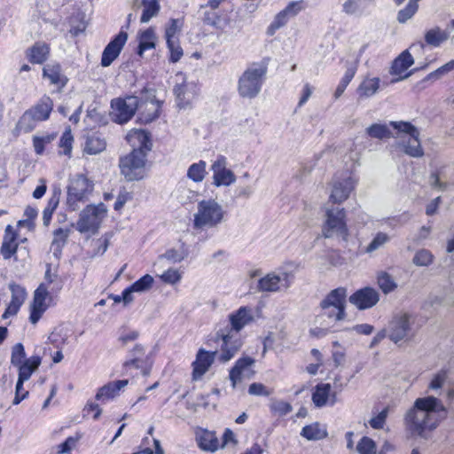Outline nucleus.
<instances>
[{
	"label": "nucleus",
	"instance_id": "obj_1",
	"mask_svg": "<svg viewBox=\"0 0 454 454\" xmlns=\"http://www.w3.org/2000/svg\"><path fill=\"white\" fill-rule=\"evenodd\" d=\"M445 413L441 400L434 396L417 398L404 416L407 429L420 437H427L440 424Z\"/></svg>",
	"mask_w": 454,
	"mask_h": 454
},
{
	"label": "nucleus",
	"instance_id": "obj_2",
	"mask_svg": "<svg viewBox=\"0 0 454 454\" xmlns=\"http://www.w3.org/2000/svg\"><path fill=\"white\" fill-rule=\"evenodd\" d=\"M126 138L134 149L121 159V172L128 181L140 180L145 175L146 152L152 146L149 134L144 129H133L127 134Z\"/></svg>",
	"mask_w": 454,
	"mask_h": 454
},
{
	"label": "nucleus",
	"instance_id": "obj_3",
	"mask_svg": "<svg viewBox=\"0 0 454 454\" xmlns=\"http://www.w3.org/2000/svg\"><path fill=\"white\" fill-rule=\"evenodd\" d=\"M226 211L215 200H202L193 215V228L196 230L215 229L225 221Z\"/></svg>",
	"mask_w": 454,
	"mask_h": 454
},
{
	"label": "nucleus",
	"instance_id": "obj_4",
	"mask_svg": "<svg viewBox=\"0 0 454 454\" xmlns=\"http://www.w3.org/2000/svg\"><path fill=\"white\" fill-rule=\"evenodd\" d=\"M347 289L345 287H338L332 290L320 301L321 313L318 319L325 320L327 318L329 323L342 321L346 317V300Z\"/></svg>",
	"mask_w": 454,
	"mask_h": 454
},
{
	"label": "nucleus",
	"instance_id": "obj_5",
	"mask_svg": "<svg viewBox=\"0 0 454 454\" xmlns=\"http://www.w3.org/2000/svg\"><path fill=\"white\" fill-rule=\"evenodd\" d=\"M267 74V67L262 64L248 67L239 79L238 91L240 97L254 98L260 93Z\"/></svg>",
	"mask_w": 454,
	"mask_h": 454
},
{
	"label": "nucleus",
	"instance_id": "obj_6",
	"mask_svg": "<svg viewBox=\"0 0 454 454\" xmlns=\"http://www.w3.org/2000/svg\"><path fill=\"white\" fill-rule=\"evenodd\" d=\"M52 109V99L44 95L35 106L21 115L16 124V129L25 133L31 132L38 122L47 121L50 118Z\"/></svg>",
	"mask_w": 454,
	"mask_h": 454
},
{
	"label": "nucleus",
	"instance_id": "obj_7",
	"mask_svg": "<svg viewBox=\"0 0 454 454\" xmlns=\"http://www.w3.org/2000/svg\"><path fill=\"white\" fill-rule=\"evenodd\" d=\"M390 125L397 130L395 137L399 139V145L407 155L414 158L424 155L419 131L415 126L408 121H391Z\"/></svg>",
	"mask_w": 454,
	"mask_h": 454
},
{
	"label": "nucleus",
	"instance_id": "obj_8",
	"mask_svg": "<svg viewBox=\"0 0 454 454\" xmlns=\"http://www.w3.org/2000/svg\"><path fill=\"white\" fill-rule=\"evenodd\" d=\"M322 234L326 239H347L348 229L346 222V211L343 207L333 206L325 207Z\"/></svg>",
	"mask_w": 454,
	"mask_h": 454
},
{
	"label": "nucleus",
	"instance_id": "obj_9",
	"mask_svg": "<svg viewBox=\"0 0 454 454\" xmlns=\"http://www.w3.org/2000/svg\"><path fill=\"white\" fill-rule=\"evenodd\" d=\"M94 184L86 176L82 174L75 175L69 183L67 189V204L68 207L76 211L79 208V203L83 202L87 196L92 192Z\"/></svg>",
	"mask_w": 454,
	"mask_h": 454
},
{
	"label": "nucleus",
	"instance_id": "obj_10",
	"mask_svg": "<svg viewBox=\"0 0 454 454\" xmlns=\"http://www.w3.org/2000/svg\"><path fill=\"white\" fill-rule=\"evenodd\" d=\"M107 208L104 203L89 205L81 213L75 228L81 233L96 232L105 218Z\"/></svg>",
	"mask_w": 454,
	"mask_h": 454
},
{
	"label": "nucleus",
	"instance_id": "obj_11",
	"mask_svg": "<svg viewBox=\"0 0 454 454\" xmlns=\"http://www.w3.org/2000/svg\"><path fill=\"white\" fill-rule=\"evenodd\" d=\"M413 325L414 318L410 313L397 312L387 325V337L395 343L408 340Z\"/></svg>",
	"mask_w": 454,
	"mask_h": 454
},
{
	"label": "nucleus",
	"instance_id": "obj_12",
	"mask_svg": "<svg viewBox=\"0 0 454 454\" xmlns=\"http://www.w3.org/2000/svg\"><path fill=\"white\" fill-rule=\"evenodd\" d=\"M294 281V275L288 271H272L258 280L257 290L263 293H281L286 291Z\"/></svg>",
	"mask_w": 454,
	"mask_h": 454
},
{
	"label": "nucleus",
	"instance_id": "obj_13",
	"mask_svg": "<svg viewBox=\"0 0 454 454\" xmlns=\"http://www.w3.org/2000/svg\"><path fill=\"white\" fill-rule=\"evenodd\" d=\"M161 102L156 98L155 90L145 89L141 92V99L138 100L139 120L143 123H150L160 115Z\"/></svg>",
	"mask_w": 454,
	"mask_h": 454
},
{
	"label": "nucleus",
	"instance_id": "obj_14",
	"mask_svg": "<svg viewBox=\"0 0 454 454\" xmlns=\"http://www.w3.org/2000/svg\"><path fill=\"white\" fill-rule=\"evenodd\" d=\"M112 118L120 124L128 122L138 108V98L135 96L114 98L111 101Z\"/></svg>",
	"mask_w": 454,
	"mask_h": 454
},
{
	"label": "nucleus",
	"instance_id": "obj_15",
	"mask_svg": "<svg viewBox=\"0 0 454 454\" xmlns=\"http://www.w3.org/2000/svg\"><path fill=\"white\" fill-rule=\"evenodd\" d=\"M210 170L213 173V184L217 187L229 186L236 182L235 174L227 168V160L223 155L217 156Z\"/></svg>",
	"mask_w": 454,
	"mask_h": 454
},
{
	"label": "nucleus",
	"instance_id": "obj_16",
	"mask_svg": "<svg viewBox=\"0 0 454 454\" xmlns=\"http://www.w3.org/2000/svg\"><path fill=\"white\" fill-rule=\"evenodd\" d=\"M356 185V180L352 176H348L341 180H334L332 184L329 200L333 204L343 203L348 199Z\"/></svg>",
	"mask_w": 454,
	"mask_h": 454
},
{
	"label": "nucleus",
	"instance_id": "obj_17",
	"mask_svg": "<svg viewBox=\"0 0 454 454\" xmlns=\"http://www.w3.org/2000/svg\"><path fill=\"white\" fill-rule=\"evenodd\" d=\"M349 302L358 309H367L375 306L380 301L379 293L372 287H364L356 291L348 298Z\"/></svg>",
	"mask_w": 454,
	"mask_h": 454
},
{
	"label": "nucleus",
	"instance_id": "obj_18",
	"mask_svg": "<svg viewBox=\"0 0 454 454\" xmlns=\"http://www.w3.org/2000/svg\"><path fill=\"white\" fill-rule=\"evenodd\" d=\"M127 40L128 34L121 29L119 34L106 46L101 58L102 67H109L114 60L118 58Z\"/></svg>",
	"mask_w": 454,
	"mask_h": 454
},
{
	"label": "nucleus",
	"instance_id": "obj_19",
	"mask_svg": "<svg viewBox=\"0 0 454 454\" xmlns=\"http://www.w3.org/2000/svg\"><path fill=\"white\" fill-rule=\"evenodd\" d=\"M48 296V287L44 284H41L35 291L33 303L31 305L29 320L32 324H36L43 313L46 310L47 305L45 301Z\"/></svg>",
	"mask_w": 454,
	"mask_h": 454
},
{
	"label": "nucleus",
	"instance_id": "obj_20",
	"mask_svg": "<svg viewBox=\"0 0 454 454\" xmlns=\"http://www.w3.org/2000/svg\"><path fill=\"white\" fill-rule=\"evenodd\" d=\"M217 352H208L203 348H200L195 361L192 363V380H199L208 371L215 361Z\"/></svg>",
	"mask_w": 454,
	"mask_h": 454
},
{
	"label": "nucleus",
	"instance_id": "obj_21",
	"mask_svg": "<svg viewBox=\"0 0 454 454\" xmlns=\"http://www.w3.org/2000/svg\"><path fill=\"white\" fill-rule=\"evenodd\" d=\"M217 336L221 338L223 343L221 345V354L219 360L223 363L230 361L240 349L241 341L238 338H233L231 332L228 333H217Z\"/></svg>",
	"mask_w": 454,
	"mask_h": 454
},
{
	"label": "nucleus",
	"instance_id": "obj_22",
	"mask_svg": "<svg viewBox=\"0 0 454 454\" xmlns=\"http://www.w3.org/2000/svg\"><path fill=\"white\" fill-rule=\"evenodd\" d=\"M254 362V359L249 356L241 357L236 362L234 367L230 372V380L233 388L236 387L237 384L241 382L244 378H250L254 373L250 368Z\"/></svg>",
	"mask_w": 454,
	"mask_h": 454
},
{
	"label": "nucleus",
	"instance_id": "obj_23",
	"mask_svg": "<svg viewBox=\"0 0 454 454\" xmlns=\"http://www.w3.org/2000/svg\"><path fill=\"white\" fill-rule=\"evenodd\" d=\"M414 63V59L409 50L403 51L392 63L390 74L399 77L393 82H398L408 78L411 73H406Z\"/></svg>",
	"mask_w": 454,
	"mask_h": 454
},
{
	"label": "nucleus",
	"instance_id": "obj_24",
	"mask_svg": "<svg viewBox=\"0 0 454 454\" xmlns=\"http://www.w3.org/2000/svg\"><path fill=\"white\" fill-rule=\"evenodd\" d=\"M254 318V313L251 308L247 306L240 307L238 310L229 315L231 325L230 332H240L245 326L252 323Z\"/></svg>",
	"mask_w": 454,
	"mask_h": 454
},
{
	"label": "nucleus",
	"instance_id": "obj_25",
	"mask_svg": "<svg viewBox=\"0 0 454 454\" xmlns=\"http://www.w3.org/2000/svg\"><path fill=\"white\" fill-rule=\"evenodd\" d=\"M9 288L12 292V301L4 314V317L8 315H15L27 297V292L22 286L11 283Z\"/></svg>",
	"mask_w": 454,
	"mask_h": 454
},
{
	"label": "nucleus",
	"instance_id": "obj_26",
	"mask_svg": "<svg viewBox=\"0 0 454 454\" xmlns=\"http://www.w3.org/2000/svg\"><path fill=\"white\" fill-rule=\"evenodd\" d=\"M43 76L59 90L64 88L68 81L62 73L61 67L56 63L47 64L43 69Z\"/></svg>",
	"mask_w": 454,
	"mask_h": 454
},
{
	"label": "nucleus",
	"instance_id": "obj_27",
	"mask_svg": "<svg viewBox=\"0 0 454 454\" xmlns=\"http://www.w3.org/2000/svg\"><path fill=\"white\" fill-rule=\"evenodd\" d=\"M16 237L17 234L15 233L12 226L7 225L4 231V240L1 247V254L3 255L4 259H10L16 254L18 249Z\"/></svg>",
	"mask_w": 454,
	"mask_h": 454
},
{
	"label": "nucleus",
	"instance_id": "obj_28",
	"mask_svg": "<svg viewBox=\"0 0 454 454\" xmlns=\"http://www.w3.org/2000/svg\"><path fill=\"white\" fill-rule=\"evenodd\" d=\"M106 148V138L99 133L93 132L85 137L83 152L94 155L102 153Z\"/></svg>",
	"mask_w": 454,
	"mask_h": 454
},
{
	"label": "nucleus",
	"instance_id": "obj_29",
	"mask_svg": "<svg viewBox=\"0 0 454 454\" xmlns=\"http://www.w3.org/2000/svg\"><path fill=\"white\" fill-rule=\"evenodd\" d=\"M331 389L329 383H321L316 386L312 394V401L317 407L326 405L328 400H330L331 404L335 403V395H331Z\"/></svg>",
	"mask_w": 454,
	"mask_h": 454
},
{
	"label": "nucleus",
	"instance_id": "obj_30",
	"mask_svg": "<svg viewBox=\"0 0 454 454\" xmlns=\"http://www.w3.org/2000/svg\"><path fill=\"white\" fill-rule=\"evenodd\" d=\"M42 363V359L38 356H33L29 358L26 359L24 363L19 365V376L18 380H20V384H24L25 381H27L31 375L37 371L40 364Z\"/></svg>",
	"mask_w": 454,
	"mask_h": 454
},
{
	"label": "nucleus",
	"instance_id": "obj_31",
	"mask_svg": "<svg viewBox=\"0 0 454 454\" xmlns=\"http://www.w3.org/2000/svg\"><path fill=\"white\" fill-rule=\"evenodd\" d=\"M129 384L128 380L110 382L100 387L96 395L97 400H110L118 395L119 391Z\"/></svg>",
	"mask_w": 454,
	"mask_h": 454
},
{
	"label": "nucleus",
	"instance_id": "obj_32",
	"mask_svg": "<svg viewBox=\"0 0 454 454\" xmlns=\"http://www.w3.org/2000/svg\"><path fill=\"white\" fill-rule=\"evenodd\" d=\"M450 33L440 27H434L425 32V43L431 47H439L450 38Z\"/></svg>",
	"mask_w": 454,
	"mask_h": 454
},
{
	"label": "nucleus",
	"instance_id": "obj_33",
	"mask_svg": "<svg viewBox=\"0 0 454 454\" xmlns=\"http://www.w3.org/2000/svg\"><path fill=\"white\" fill-rule=\"evenodd\" d=\"M137 38L139 42L137 54L140 57H143L145 51L154 49L156 46L157 36L153 27L138 33Z\"/></svg>",
	"mask_w": 454,
	"mask_h": 454
},
{
	"label": "nucleus",
	"instance_id": "obj_34",
	"mask_svg": "<svg viewBox=\"0 0 454 454\" xmlns=\"http://www.w3.org/2000/svg\"><path fill=\"white\" fill-rule=\"evenodd\" d=\"M61 190L59 187H54L51 192V196L48 200L47 207L43 212V220L44 225H49L51 215L54 210L57 208L60 200Z\"/></svg>",
	"mask_w": 454,
	"mask_h": 454
},
{
	"label": "nucleus",
	"instance_id": "obj_35",
	"mask_svg": "<svg viewBox=\"0 0 454 454\" xmlns=\"http://www.w3.org/2000/svg\"><path fill=\"white\" fill-rule=\"evenodd\" d=\"M380 80L379 78H367L364 80L357 88L361 98H370L380 89Z\"/></svg>",
	"mask_w": 454,
	"mask_h": 454
},
{
	"label": "nucleus",
	"instance_id": "obj_36",
	"mask_svg": "<svg viewBox=\"0 0 454 454\" xmlns=\"http://www.w3.org/2000/svg\"><path fill=\"white\" fill-rule=\"evenodd\" d=\"M143 12L140 21L147 23L151 19L157 16L160 10L158 0H142Z\"/></svg>",
	"mask_w": 454,
	"mask_h": 454
},
{
	"label": "nucleus",
	"instance_id": "obj_37",
	"mask_svg": "<svg viewBox=\"0 0 454 454\" xmlns=\"http://www.w3.org/2000/svg\"><path fill=\"white\" fill-rule=\"evenodd\" d=\"M301 435L308 440L316 441L326 437L327 432L318 423H314L304 427L301 430Z\"/></svg>",
	"mask_w": 454,
	"mask_h": 454
},
{
	"label": "nucleus",
	"instance_id": "obj_38",
	"mask_svg": "<svg viewBox=\"0 0 454 454\" xmlns=\"http://www.w3.org/2000/svg\"><path fill=\"white\" fill-rule=\"evenodd\" d=\"M48 55V45L43 43H37L30 49L28 58L32 63L42 64L46 60Z\"/></svg>",
	"mask_w": 454,
	"mask_h": 454
},
{
	"label": "nucleus",
	"instance_id": "obj_39",
	"mask_svg": "<svg viewBox=\"0 0 454 454\" xmlns=\"http://www.w3.org/2000/svg\"><path fill=\"white\" fill-rule=\"evenodd\" d=\"M207 164L204 160L192 164L187 170V177L195 183H200L207 175Z\"/></svg>",
	"mask_w": 454,
	"mask_h": 454
},
{
	"label": "nucleus",
	"instance_id": "obj_40",
	"mask_svg": "<svg viewBox=\"0 0 454 454\" xmlns=\"http://www.w3.org/2000/svg\"><path fill=\"white\" fill-rule=\"evenodd\" d=\"M377 282L380 288L385 294L393 292L397 287V284L394 278L386 271H380L378 273Z\"/></svg>",
	"mask_w": 454,
	"mask_h": 454
},
{
	"label": "nucleus",
	"instance_id": "obj_41",
	"mask_svg": "<svg viewBox=\"0 0 454 454\" xmlns=\"http://www.w3.org/2000/svg\"><path fill=\"white\" fill-rule=\"evenodd\" d=\"M419 1L420 0H409L407 5L398 12L396 17L397 21L403 24L411 19L419 9Z\"/></svg>",
	"mask_w": 454,
	"mask_h": 454
},
{
	"label": "nucleus",
	"instance_id": "obj_42",
	"mask_svg": "<svg viewBox=\"0 0 454 454\" xmlns=\"http://www.w3.org/2000/svg\"><path fill=\"white\" fill-rule=\"evenodd\" d=\"M220 442L214 432H205L200 440V446L205 450L215 451L220 446Z\"/></svg>",
	"mask_w": 454,
	"mask_h": 454
},
{
	"label": "nucleus",
	"instance_id": "obj_43",
	"mask_svg": "<svg viewBox=\"0 0 454 454\" xmlns=\"http://www.w3.org/2000/svg\"><path fill=\"white\" fill-rule=\"evenodd\" d=\"M366 134L372 138L383 139L394 137L385 124L375 123L366 129Z\"/></svg>",
	"mask_w": 454,
	"mask_h": 454
},
{
	"label": "nucleus",
	"instance_id": "obj_44",
	"mask_svg": "<svg viewBox=\"0 0 454 454\" xmlns=\"http://www.w3.org/2000/svg\"><path fill=\"white\" fill-rule=\"evenodd\" d=\"M356 451L358 454H376L377 445L372 438L363 436L357 442Z\"/></svg>",
	"mask_w": 454,
	"mask_h": 454
},
{
	"label": "nucleus",
	"instance_id": "obj_45",
	"mask_svg": "<svg viewBox=\"0 0 454 454\" xmlns=\"http://www.w3.org/2000/svg\"><path fill=\"white\" fill-rule=\"evenodd\" d=\"M390 237L385 232H378L370 244L366 247V253H372L383 246H385L387 242H389Z\"/></svg>",
	"mask_w": 454,
	"mask_h": 454
},
{
	"label": "nucleus",
	"instance_id": "obj_46",
	"mask_svg": "<svg viewBox=\"0 0 454 454\" xmlns=\"http://www.w3.org/2000/svg\"><path fill=\"white\" fill-rule=\"evenodd\" d=\"M433 261L434 255L429 250L427 249L419 250L412 259V262L416 266L419 267H427L430 265L433 262Z\"/></svg>",
	"mask_w": 454,
	"mask_h": 454
},
{
	"label": "nucleus",
	"instance_id": "obj_47",
	"mask_svg": "<svg viewBox=\"0 0 454 454\" xmlns=\"http://www.w3.org/2000/svg\"><path fill=\"white\" fill-rule=\"evenodd\" d=\"M182 26L183 22L180 20L171 19L169 20V23L165 29V37L167 42H168V40L172 42L177 41L176 35L181 31Z\"/></svg>",
	"mask_w": 454,
	"mask_h": 454
},
{
	"label": "nucleus",
	"instance_id": "obj_48",
	"mask_svg": "<svg viewBox=\"0 0 454 454\" xmlns=\"http://www.w3.org/2000/svg\"><path fill=\"white\" fill-rule=\"evenodd\" d=\"M69 234L70 231L68 229L59 228L55 230L53 232L54 238L51 246L58 250H61V248L66 244Z\"/></svg>",
	"mask_w": 454,
	"mask_h": 454
},
{
	"label": "nucleus",
	"instance_id": "obj_49",
	"mask_svg": "<svg viewBox=\"0 0 454 454\" xmlns=\"http://www.w3.org/2000/svg\"><path fill=\"white\" fill-rule=\"evenodd\" d=\"M26 353L24 349V346L21 343H17L12 347V356H11V364L18 367L22 364L26 360Z\"/></svg>",
	"mask_w": 454,
	"mask_h": 454
},
{
	"label": "nucleus",
	"instance_id": "obj_50",
	"mask_svg": "<svg viewBox=\"0 0 454 454\" xmlns=\"http://www.w3.org/2000/svg\"><path fill=\"white\" fill-rule=\"evenodd\" d=\"M153 278L146 274L134 282L130 286L136 293H143L149 290L153 284Z\"/></svg>",
	"mask_w": 454,
	"mask_h": 454
},
{
	"label": "nucleus",
	"instance_id": "obj_51",
	"mask_svg": "<svg viewBox=\"0 0 454 454\" xmlns=\"http://www.w3.org/2000/svg\"><path fill=\"white\" fill-rule=\"evenodd\" d=\"M176 84L174 87V94L179 101L178 105L180 106L185 96V78L182 73H179L176 74Z\"/></svg>",
	"mask_w": 454,
	"mask_h": 454
},
{
	"label": "nucleus",
	"instance_id": "obj_52",
	"mask_svg": "<svg viewBox=\"0 0 454 454\" xmlns=\"http://www.w3.org/2000/svg\"><path fill=\"white\" fill-rule=\"evenodd\" d=\"M448 379V371L446 370H441L437 373H435L429 385L428 388L430 390H438L442 387V386L445 384L446 380Z\"/></svg>",
	"mask_w": 454,
	"mask_h": 454
},
{
	"label": "nucleus",
	"instance_id": "obj_53",
	"mask_svg": "<svg viewBox=\"0 0 454 454\" xmlns=\"http://www.w3.org/2000/svg\"><path fill=\"white\" fill-rule=\"evenodd\" d=\"M132 358L125 362V366L140 368L142 356H144V348L141 345H136L131 351Z\"/></svg>",
	"mask_w": 454,
	"mask_h": 454
},
{
	"label": "nucleus",
	"instance_id": "obj_54",
	"mask_svg": "<svg viewBox=\"0 0 454 454\" xmlns=\"http://www.w3.org/2000/svg\"><path fill=\"white\" fill-rule=\"evenodd\" d=\"M74 137L70 129L66 130L59 140V146L62 149L61 153L70 156Z\"/></svg>",
	"mask_w": 454,
	"mask_h": 454
},
{
	"label": "nucleus",
	"instance_id": "obj_55",
	"mask_svg": "<svg viewBox=\"0 0 454 454\" xmlns=\"http://www.w3.org/2000/svg\"><path fill=\"white\" fill-rule=\"evenodd\" d=\"M388 415V408L383 409L380 412H379L376 416L372 417L368 424L373 429H382L386 425V420Z\"/></svg>",
	"mask_w": 454,
	"mask_h": 454
},
{
	"label": "nucleus",
	"instance_id": "obj_56",
	"mask_svg": "<svg viewBox=\"0 0 454 454\" xmlns=\"http://www.w3.org/2000/svg\"><path fill=\"white\" fill-rule=\"evenodd\" d=\"M182 278V274L178 270L176 269H168L164 271L161 275H160V278L166 284L174 285L180 281Z\"/></svg>",
	"mask_w": 454,
	"mask_h": 454
},
{
	"label": "nucleus",
	"instance_id": "obj_57",
	"mask_svg": "<svg viewBox=\"0 0 454 454\" xmlns=\"http://www.w3.org/2000/svg\"><path fill=\"white\" fill-rule=\"evenodd\" d=\"M167 45L170 51L169 60L173 63L179 61L184 53L178 41L172 42L168 40Z\"/></svg>",
	"mask_w": 454,
	"mask_h": 454
},
{
	"label": "nucleus",
	"instance_id": "obj_58",
	"mask_svg": "<svg viewBox=\"0 0 454 454\" xmlns=\"http://www.w3.org/2000/svg\"><path fill=\"white\" fill-rule=\"evenodd\" d=\"M270 410L279 416H284L292 411V406L285 401L276 400L271 403Z\"/></svg>",
	"mask_w": 454,
	"mask_h": 454
},
{
	"label": "nucleus",
	"instance_id": "obj_59",
	"mask_svg": "<svg viewBox=\"0 0 454 454\" xmlns=\"http://www.w3.org/2000/svg\"><path fill=\"white\" fill-rule=\"evenodd\" d=\"M304 8V2L302 0H300L289 3L288 5L283 11L286 12V16H288L291 19L295 17Z\"/></svg>",
	"mask_w": 454,
	"mask_h": 454
},
{
	"label": "nucleus",
	"instance_id": "obj_60",
	"mask_svg": "<svg viewBox=\"0 0 454 454\" xmlns=\"http://www.w3.org/2000/svg\"><path fill=\"white\" fill-rule=\"evenodd\" d=\"M248 393L251 395H262L268 396L270 395V391L262 383H252L249 386Z\"/></svg>",
	"mask_w": 454,
	"mask_h": 454
},
{
	"label": "nucleus",
	"instance_id": "obj_61",
	"mask_svg": "<svg viewBox=\"0 0 454 454\" xmlns=\"http://www.w3.org/2000/svg\"><path fill=\"white\" fill-rule=\"evenodd\" d=\"M186 253L180 252L176 249L168 250L161 257L166 258L173 262H179L186 257Z\"/></svg>",
	"mask_w": 454,
	"mask_h": 454
},
{
	"label": "nucleus",
	"instance_id": "obj_62",
	"mask_svg": "<svg viewBox=\"0 0 454 454\" xmlns=\"http://www.w3.org/2000/svg\"><path fill=\"white\" fill-rule=\"evenodd\" d=\"M28 391L23 388V384H20V380H17L15 387V397L13 399V404H19L22 400L27 398Z\"/></svg>",
	"mask_w": 454,
	"mask_h": 454
},
{
	"label": "nucleus",
	"instance_id": "obj_63",
	"mask_svg": "<svg viewBox=\"0 0 454 454\" xmlns=\"http://www.w3.org/2000/svg\"><path fill=\"white\" fill-rule=\"evenodd\" d=\"M290 20L288 16H286L284 11H281L278 13L274 19V21L270 25L271 29H278L285 26L287 21Z\"/></svg>",
	"mask_w": 454,
	"mask_h": 454
},
{
	"label": "nucleus",
	"instance_id": "obj_64",
	"mask_svg": "<svg viewBox=\"0 0 454 454\" xmlns=\"http://www.w3.org/2000/svg\"><path fill=\"white\" fill-rule=\"evenodd\" d=\"M129 200H131L130 193L126 191H121L119 192L116 201L114 203V209L116 211L121 210L123 207V206L125 205V203L127 201H129Z\"/></svg>",
	"mask_w": 454,
	"mask_h": 454
}]
</instances>
